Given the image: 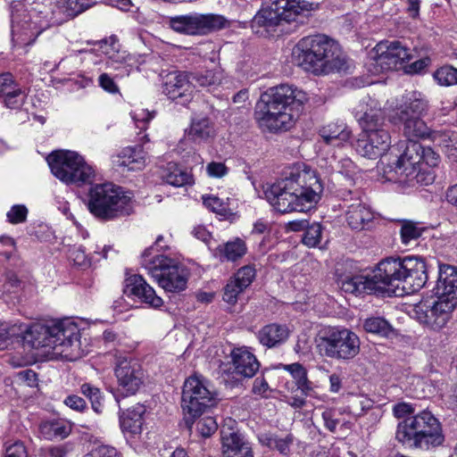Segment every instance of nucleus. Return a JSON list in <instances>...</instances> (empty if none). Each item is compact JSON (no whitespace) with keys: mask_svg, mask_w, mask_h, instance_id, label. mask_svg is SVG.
Masks as SVG:
<instances>
[{"mask_svg":"<svg viewBox=\"0 0 457 457\" xmlns=\"http://www.w3.org/2000/svg\"><path fill=\"white\" fill-rule=\"evenodd\" d=\"M71 431V424L62 420L44 421L39 426L40 436L46 440L64 439Z\"/></svg>","mask_w":457,"mask_h":457,"instance_id":"nucleus-32","label":"nucleus"},{"mask_svg":"<svg viewBox=\"0 0 457 457\" xmlns=\"http://www.w3.org/2000/svg\"><path fill=\"white\" fill-rule=\"evenodd\" d=\"M132 118L138 129H145L146 124L154 118V113L145 109H139L132 112Z\"/></svg>","mask_w":457,"mask_h":457,"instance_id":"nucleus-55","label":"nucleus"},{"mask_svg":"<svg viewBox=\"0 0 457 457\" xmlns=\"http://www.w3.org/2000/svg\"><path fill=\"white\" fill-rule=\"evenodd\" d=\"M323 186L316 172L303 164L289 167L282 178L264 189L268 202L279 212H305L320 199Z\"/></svg>","mask_w":457,"mask_h":457,"instance_id":"nucleus-2","label":"nucleus"},{"mask_svg":"<svg viewBox=\"0 0 457 457\" xmlns=\"http://www.w3.org/2000/svg\"><path fill=\"white\" fill-rule=\"evenodd\" d=\"M145 412V408L141 404H137L124 411L120 417L122 432L131 438L140 435Z\"/></svg>","mask_w":457,"mask_h":457,"instance_id":"nucleus-25","label":"nucleus"},{"mask_svg":"<svg viewBox=\"0 0 457 457\" xmlns=\"http://www.w3.org/2000/svg\"><path fill=\"white\" fill-rule=\"evenodd\" d=\"M146 154L141 146L124 148L113 160L117 167L127 170H140L145 165Z\"/></svg>","mask_w":457,"mask_h":457,"instance_id":"nucleus-26","label":"nucleus"},{"mask_svg":"<svg viewBox=\"0 0 457 457\" xmlns=\"http://www.w3.org/2000/svg\"><path fill=\"white\" fill-rule=\"evenodd\" d=\"M80 391L90 400L94 411L97 413H100L103 407L100 390L90 384L85 383L81 385Z\"/></svg>","mask_w":457,"mask_h":457,"instance_id":"nucleus-43","label":"nucleus"},{"mask_svg":"<svg viewBox=\"0 0 457 457\" xmlns=\"http://www.w3.org/2000/svg\"><path fill=\"white\" fill-rule=\"evenodd\" d=\"M393 151L397 152L395 171L401 183L415 187L433 182L434 176L422 168L423 163L429 167L437 164L439 155L431 148H425L417 141H401Z\"/></svg>","mask_w":457,"mask_h":457,"instance_id":"nucleus-7","label":"nucleus"},{"mask_svg":"<svg viewBox=\"0 0 457 457\" xmlns=\"http://www.w3.org/2000/svg\"><path fill=\"white\" fill-rule=\"evenodd\" d=\"M162 178L166 183L174 187H183L191 182L190 174L172 163L168 164Z\"/></svg>","mask_w":457,"mask_h":457,"instance_id":"nucleus-37","label":"nucleus"},{"mask_svg":"<svg viewBox=\"0 0 457 457\" xmlns=\"http://www.w3.org/2000/svg\"><path fill=\"white\" fill-rule=\"evenodd\" d=\"M101 48L103 53L108 57V61L106 62L107 68L118 70L119 66L115 64H121L126 61L125 53L120 54L118 51L115 52L113 49H110V46L106 40L101 42Z\"/></svg>","mask_w":457,"mask_h":457,"instance_id":"nucleus-45","label":"nucleus"},{"mask_svg":"<svg viewBox=\"0 0 457 457\" xmlns=\"http://www.w3.org/2000/svg\"><path fill=\"white\" fill-rule=\"evenodd\" d=\"M318 4L307 0H271L262 7L252 21L253 28H263L267 32L276 31L283 22L296 21L317 9Z\"/></svg>","mask_w":457,"mask_h":457,"instance_id":"nucleus-10","label":"nucleus"},{"mask_svg":"<svg viewBox=\"0 0 457 457\" xmlns=\"http://www.w3.org/2000/svg\"><path fill=\"white\" fill-rule=\"evenodd\" d=\"M214 128L211 120L206 116H195L191 120V125L187 130L189 140L195 143L206 142L214 137Z\"/></svg>","mask_w":457,"mask_h":457,"instance_id":"nucleus-30","label":"nucleus"},{"mask_svg":"<svg viewBox=\"0 0 457 457\" xmlns=\"http://www.w3.org/2000/svg\"><path fill=\"white\" fill-rule=\"evenodd\" d=\"M394 415L398 419H406L414 412L412 406L406 403L396 404L393 409Z\"/></svg>","mask_w":457,"mask_h":457,"instance_id":"nucleus-62","label":"nucleus"},{"mask_svg":"<svg viewBox=\"0 0 457 457\" xmlns=\"http://www.w3.org/2000/svg\"><path fill=\"white\" fill-rule=\"evenodd\" d=\"M293 56L299 66L315 75L340 71L345 66L338 45L324 35L302 38L295 46Z\"/></svg>","mask_w":457,"mask_h":457,"instance_id":"nucleus-6","label":"nucleus"},{"mask_svg":"<svg viewBox=\"0 0 457 457\" xmlns=\"http://www.w3.org/2000/svg\"><path fill=\"white\" fill-rule=\"evenodd\" d=\"M420 96L413 92L406 97L404 104L397 108L396 116L399 121L403 123V133L408 137L407 141H416L417 138L427 137H432L434 133L421 120V116L428 110V103Z\"/></svg>","mask_w":457,"mask_h":457,"instance_id":"nucleus-15","label":"nucleus"},{"mask_svg":"<svg viewBox=\"0 0 457 457\" xmlns=\"http://www.w3.org/2000/svg\"><path fill=\"white\" fill-rule=\"evenodd\" d=\"M255 276L256 270L254 267L252 265H245L240 268L231 278L245 289L252 284Z\"/></svg>","mask_w":457,"mask_h":457,"instance_id":"nucleus-42","label":"nucleus"},{"mask_svg":"<svg viewBox=\"0 0 457 457\" xmlns=\"http://www.w3.org/2000/svg\"><path fill=\"white\" fill-rule=\"evenodd\" d=\"M217 421L214 418L207 416L199 420L196 423V430L203 437H209L216 432Z\"/></svg>","mask_w":457,"mask_h":457,"instance_id":"nucleus-46","label":"nucleus"},{"mask_svg":"<svg viewBox=\"0 0 457 457\" xmlns=\"http://www.w3.org/2000/svg\"><path fill=\"white\" fill-rule=\"evenodd\" d=\"M46 17L40 16V12H12V40L19 46L31 45L36 38L48 27Z\"/></svg>","mask_w":457,"mask_h":457,"instance_id":"nucleus-18","label":"nucleus"},{"mask_svg":"<svg viewBox=\"0 0 457 457\" xmlns=\"http://www.w3.org/2000/svg\"><path fill=\"white\" fill-rule=\"evenodd\" d=\"M247 246L245 242L236 237L225 244L219 245L216 248V254L221 261L236 262L245 255Z\"/></svg>","mask_w":457,"mask_h":457,"instance_id":"nucleus-31","label":"nucleus"},{"mask_svg":"<svg viewBox=\"0 0 457 457\" xmlns=\"http://www.w3.org/2000/svg\"><path fill=\"white\" fill-rule=\"evenodd\" d=\"M244 290L241 286L230 278L224 288L223 300L228 303L234 304L237 301V296Z\"/></svg>","mask_w":457,"mask_h":457,"instance_id":"nucleus-48","label":"nucleus"},{"mask_svg":"<svg viewBox=\"0 0 457 457\" xmlns=\"http://www.w3.org/2000/svg\"><path fill=\"white\" fill-rule=\"evenodd\" d=\"M228 167L220 162H211L206 166L207 175L211 178L220 179L228 174Z\"/></svg>","mask_w":457,"mask_h":457,"instance_id":"nucleus-54","label":"nucleus"},{"mask_svg":"<svg viewBox=\"0 0 457 457\" xmlns=\"http://www.w3.org/2000/svg\"><path fill=\"white\" fill-rule=\"evenodd\" d=\"M195 87L188 72L173 71L162 77V93L171 100H180L181 104L191 100Z\"/></svg>","mask_w":457,"mask_h":457,"instance_id":"nucleus-21","label":"nucleus"},{"mask_svg":"<svg viewBox=\"0 0 457 457\" xmlns=\"http://www.w3.org/2000/svg\"><path fill=\"white\" fill-rule=\"evenodd\" d=\"M270 386L263 377H257L253 385L252 392L261 397H268Z\"/></svg>","mask_w":457,"mask_h":457,"instance_id":"nucleus-60","label":"nucleus"},{"mask_svg":"<svg viewBox=\"0 0 457 457\" xmlns=\"http://www.w3.org/2000/svg\"><path fill=\"white\" fill-rule=\"evenodd\" d=\"M370 208L361 201H356L347 207L345 220L348 226L355 230L364 229L373 220Z\"/></svg>","mask_w":457,"mask_h":457,"instance_id":"nucleus-27","label":"nucleus"},{"mask_svg":"<svg viewBox=\"0 0 457 457\" xmlns=\"http://www.w3.org/2000/svg\"><path fill=\"white\" fill-rule=\"evenodd\" d=\"M307 101L304 91L292 85L280 84L262 94L255 105L254 118L260 128L270 132L288 130Z\"/></svg>","mask_w":457,"mask_h":457,"instance_id":"nucleus-3","label":"nucleus"},{"mask_svg":"<svg viewBox=\"0 0 457 457\" xmlns=\"http://www.w3.org/2000/svg\"><path fill=\"white\" fill-rule=\"evenodd\" d=\"M363 328L368 333L388 337L394 334L392 325L383 317H370L364 320Z\"/></svg>","mask_w":457,"mask_h":457,"instance_id":"nucleus-36","label":"nucleus"},{"mask_svg":"<svg viewBox=\"0 0 457 457\" xmlns=\"http://www.w3.org/2000/svg\"><path fill=\"white\" fill-rule=\"evenodd\" d=\"M337 172L345 176H350L354 173L355 165L349 158L341 159L337 167Z\"/></svg>","mask_w":457,"mask_h":457,"instance_id":"nucleus-63","label":"nucleus"},{"mask_svg":"<svg viewBox=\"0 0 457 457\" xmlns=\"http://www.w3.org/2000/svg\"><path fill=\"white\" fill-rule=\"evenodd\" d=\"M64 403L71 409L78 411H82L87 407L85 400L76 395L67 396L64 400Z\"/></svg>","mask_w":457,"mask_h":457,"instance_id":"nucleus-61","label":"nucleus"},{"mask_svg":"<svg viewBox=\"0 0 457 457\" xmlns=\"http://www.w3.org/2000/svg\"><path fill=\"white\" fill-rule=\"evenodd\" d=\"M319 347L327 357L350 360L360 352V339L347 328H334L320 337Z\"/></svg>","mask_w":457,"mask_h":457,"instance_id":"nucleus-16","label":"nucleus"},{"mask_svg":"<svg viewBox=\"0 0 457 457\" xmlns=\"http://www.w3.org/2000/svg\"><path fill=\"white\" fill-rule=\"evenodd\" d=\"M203 201L204 204L213 212L222 214L227 211V204L218 196H203Z\"/></svg>","mask_w":457,"mask_h":457,"instance_id":"nucleus-51","label":"nucleus"},{"mask_svg":"<svg viewBox=\"0 0 457 457\" xmlns=\"http://www.w3.org/2000/svg\"><path fill=\"white\" fill-rule=\"evenodd\" d=\"M4 457H29L23 443L17 441L5 447Z\"/></svg>","mask_w":457,"mask_h":457,"instance_id":"nucleus-59","label":"nucleus"},{"mask_svg":"<svg viewBox=\"0 0 457 457\" xmlns=\"http://www.w3.org/2000/svg\"><path fill=\"white\" fill-rule=\"evenodd\" d=\"M434 78L442 86L457 84V69L452 66H444L435 72Z\"/></svg>","mask_w":457,"mask_h":457,"instance_id":"nucleus-44","label":"nucleus"},{"mask_svg":"<svg viewBox=\"0 0 457 457\" xmlns=\"http://www.w3.org/2000/svg\"><path fill=\"white\" fill-rule=\"evenodd\" d=\"M79 337L78 326L64 320L50 325L34 324L27 330L24 338L33 348H46L45 353L54 358L75 361L82 355Z\"/></svg>","mask_w":457,"mask_h":457,"instance_id":"nucleus-4","label":"nucleus"},{"mask_svg":"<svg viewBox=\"0 0 457 457\" xmlns=\"http://www.w3.org/2000/svg\"><path fill=\"white\" fill-rule=\"evenodd\" d=\"M319 133L326 144L334 146L343 145L352 136L351 129L344 122L328 123L323 126Z\"/></svg>","mask_w":457,"mask_h":457,"instance_id":"nucleus-28","label":"nucleus"},{"mask_svg":"<svg viewBox=\"0 0 457 457\" xmlns=\"http://www.w3.org/2000/svg\"><path fill=\"white\" fill-rule=\"evenodd\" d=\"M424 231L425 228L419 223L404 220L402 222L400 229L401 241L404 245H410L411 243L416 242Z\"/></svg>","mask_w":457,"mask_h":457,"instance_id":"nucleus-38","label":"nucleus"},{"mask_svg":"<svg viewBox=\"0 0 457 457\" xmlns=\"http://www.w3.org/2000/svg\"><path fill=\"white\" fill-rule=\"evenodd\" d=\"M305 228L302 242L309 247L317 246L321 240L322 226L319 222H313Z\"/></svg>","mask_w":457,"mask_h":457,"instance_id":"nucleus-41","label":"nucleus"},{"mask_svg":"<svg viewBox=\"0 0 457 457\" xmlns=\"http://www.w3.org/2000/svg\"><path fill=\"white\" fill-rule=\"evenodd\" d=\"M18 86L11 73L0 74V97L10 93Z\"/></svg>","mask_w":457,"mask_h":457,"instance_id":"nucleus-57","label":"nucleus"},{"mask_svg":"<svg viewBox=\"0 0 457 457\" xmlns=\"http://www.w3.org/2000/svg\"><path fill=\"white\" fill-rule=\"evenodd\" d=\"M167 24L179 34L204 36L226 28L228 21L220 14L189 12L169 17Z\"/></svg>","mask_w":457,"mask_h":457,"instance_id":"nucleus-14","label":"nucleus"},{"mask_svg":"<svg viewBox=\"0 0 457 457\" xmlns=\"http://www.w3.org/2000/svg\"><path fill=\"white\" fill-rule=\"evenodd\" d=\"M132 194L112 183L96 184L88 192L89 212L102 220H111L132 212Z\"/></svg>","mask_w":457,"mask_h":457,"instance_id":"nucleus-9","label":"nucleus"},{"mask_svg":"<svg viewBox=\"0 0 457 457\" xmlns=\"http://www.w3.org/2000/svg\"><path fill=\"white\" fill-rule=\"evenodd\" d=\"M98 84L105 92L109 94H119L120 88L118 85L115 83L113 78H112L108 73H102L98 78Z\"/></svg>","mask_w":457,"mask_h":457,"instance_id":"nucleus-53","label":"nucleus"},{"mask_svg":"<svg viewBox=\"0 0 457 457\" xmlns=\"http://www.w3.org/2000/svg\"><path fill=\"white\" fill-rule=\"evenodd\" d=\"M259 441L262 445L270 449H275L281 454L287 455L290 453V446L294 442V437L290 434L280 437L275 434L263 433L259 436Z\"/></svg>","mask_w":457,"mask_h":457,"instance_id":"nucleus-35","label":"nucleus"},{"mask_svg":"<svg viewBox=\"0 0 457 457\" xmlns=\"http://www.w3.org/2000/svg\"><path fill=\"white\" fill-rule=\"evenodd\" d=\"M221 445L223 457H231L243 453V448H251L250 445L244 441L243 437L231 429L221 430Z\"/></svg>","mask_w":457,"mask_h":457,"instance_id":"nucleus-33","label":"nucleus"},{"mask_svg":"<svg viewBox=\"0 0 457 457\" xmlns=\"http://www.w3.org/2000/svg\"><path fill=\"white\" fill-rule=\"evenodd\" d=\"M435 295L447 298L457 304V268L451 265H440L439 276L434 288Z\"/></svg>","mask_w":457,"mask_h":457,"instance_id":"nucleus-24","label":"nucleus"},{"mask_svg":"<svg viewBox=\"0 0 457 457\" xmlns=\"http://www.w3.org/2000/svg\"><path fill=\"white\" fill-rule=\"evenodd\" d=\"M84 457H122V455L113 446L108 445H99L95 446Z\"/></svg>","mask_w":457,"mask_h":457,"instance_id":"nucleus-49","label":"nucleus"},{"mask_svg":"<svg viewBox=\"0 0 457 457\" xmlns=\"http://www.w3.org/2000/svg\"><path fill=\"white\" fill-rule=\"evenodd\" d=\"M18 377L21 381L27 382L29 386L36 385L37 374L31 370H26L19 372Z\"/></svg>","mask_w":457,"mask_h":457,"instance_id":"nucleus-64","label":"nucleus"},{"mask_svg":"<svg viewBox=\"0 0 457 457\" xmlns=\"http://www.w3.org/2000/svg\"><path fill=\"white\" fill-rule=\"evenodd\" d=\"M56 9L66 17H74L80 13L78 0H57Z\"/></svg>","mask_w":457,"mask_h":457,"instance_id":"nucleus-47","label":"nucleus"},{"mask_svg":"<svg viewBox=\"0 0 457 457\" xmlns=\"http://www.w3.org/2000/svg\"><path fill=\"white\" fill-rule=\"evenodd\" d=\"M123 291L128 296H135L150 307L158 308L163 303L162 299L155 294L154 289L140 275H132L127 278Z\"/></svg>","mask_w":457,"mask_h":457,"instance_id":"nucleus-22","label":"nucleus"},{"mask_svg":"<svg viewBox=\"0 0 457 457\" xmlns=\"http://www.w3.org/2000/svg\"><path fill=\"white\" fill-rule=\"evenodd\" d=\"M289 333L290 331L286 325L272 323L259 330L258 339L262 345L271 348L286 342Z\"/></svg>","mask_w":457,"mask_h":457,"instance_id":"nucleus-29","label":"nucleus"},{"mask_svg":"<svg viewBox=\"0 0 457 457\" xmlns=\"http://www.w3.org/2000/svg\"><path fill=\"white\" fill-rule=\"evenodd\" d=\"M28 209L25 205L15 204L7 212L8 221L12 224L22 223L26 220Z\"/></svg>","mask_w":457,"mask_h":457,"instance_id":"nucleus-50","label":"nucleus"},{"mask_svg":"<svg viewBox=\"0 0 457 457\" xmlns=\"http://www.w3.org/2000/svg\"><path fill=\"white\" fill-rule=\"evenodd\" d=\"M361 133L355 144L356 152L369 159L382 156L390 146V135L384 129V116L378 103L366 96L354 108Z\"/></svg>","mask_w":457,"mask_h":457,"instance_id":"nucleus-5","label":"nucleus"},{"mask_svg":"<svg viewBox=\"0 0 457 457\" xmlns=\"http://www.w3.org/2000/svg\"><path fill=\"white\" fill-rule=\"evenodd\" d=\"M153 247H149L142 253V265L165 292L184 291L188 280L187 270L176 260L162 254H156L153 259H147Z\"/></svg>","mask_w":457,"mask_h":457,"instance_id":"nucleus-12","label":"nucleus"},{"mask_svg":"<svg viewBox=\"0 0 457 457\" xmlns=\"http://www.w3.org/2000/svg\"><path fill=\"white\" fill-rule=\"evenodd\" d=\"M14 327L0 322V350L5 349L14 336Z\"/></svg>","mask_w":457,"mask_h":457,"instance_id":"nucleus-58","label":"nucleus"},{"mask_svg":"<svg viewBox=\"0 0 457 457\" xmlns=\"http://www.w3.org/2000/svg\"><path fill=\"white\" fill-rule=\"evenodd\" d=\"M432 140L449 160L457 162V132L434 131Z\"/></svg>","mask_w":457,"mask_h":457,"instance_id":"nucleus-34","label":"nucleus"},{"mask_svg":"<svg viewBox=\"0 0 457 457\" xmlns=\"http://www.w3.org/2000/svg\"><path fill=\"white\" fill-rule=\"evenodd\" d=\"M46 160L52 173L66 184L90 183L95 176L92 166L76 152L57 150Z\"/></svg>","mask_w":457,"mask_h":457,"instance_id":"nucleus-13","label":"nucleus"},{"mask_svg":"<svg viewBox=\"0 0 457 457\" xmlns=\"http://www.w3.org/2000/svg\"><path fill=\"white\" fill-rule=\"evenodd\" d=\"M457 304L439 295L425 299L414 307L416 319L432 330L442 329L449 321Z\"/></svg>","mask_w":457,"mask_h":457,"instance_id":"nucleus-17","label":"nucleus"},{"mask_svg":"<svg viewBox=\"0 0 457 457\" xmlns=\"http://www.w3.org/2000/svg\"><path fill=\"white\" fill-rule=\"evenodd\" d=\"M428 279L424 260L416 256L386 258L371 275H355L342 280L341 288L350 294H412L421 289Z\"/></svg>","mask_w":457,"mask_h":457,"instance_id":"nucleus-1","label":"nucleus"},{"mask_svg":"<svg viewBox=\"0 0 457 457\" xmlns=\"http://www.w3.org/2000/svg\"><path fill=\"white\" fill-rule=\"evenodd\" d=\"M190 79L194 83V85L199 87H210L216 84H219L220 81L218 74L213 71H204L201 72L189 73Z\"/></svg>","mask_w":457,"mask_h":457,"instance_id":"nucleus-40","label":"nucleus"},{"mask_svg":"<svg viewBox=\"0 0 457 457\" xmlns=\"http://www.w3.org/2000/svg\"><path fill=\"white\" fill-rule=\"evenodd\" d=\"M282 368L291 374L296 385L307 377L306 369L298 362L284 364L282 365Z\"/></svg>","mask_w":457,"mask_h":457,"instance_id":"nucleus-52","label":"nucleus"},{"mask_svg":"<svg viewBox=\"0 0 457 457\" xmlns=\"http://www.w3.org/2000/svg\"><path fill=\"white\" fill-rule=\"evenodd\" d=\"M115 375L120 390L126 395H135L143 385L145 378L140 364L128 358L118 360Z\"/></svg>","mask_w":457,"mask_h":457,"instance_id":"nucleus-20","label":"nucleus"},{"mask_svg":"<svg viewBox=\"0 0 457 457\" xmlns=\"http://www.w3.org/2000/svg\"><path fill=\"white\" fill-rule=\"evenodd\" d=\"M232 373L242 378H253L259 370L260 363L246 346L234 348L230 353Z\"/></svg>","mask_w":457,"mask_h":457,"instance_id":"nucleus-23","label":"nucleus"},{"mask_svg":"<svg viewBox=\"0 0 457 457\" xmlns=\"http://www.w3.org/2000/svg\"><path fill=\"white\" fill-rule=\"evenodd\" d=\"M26 97L27 92L25 89L18 86L12 91L7 93L1 98L5 107L18 110L23 105Z\"/></svg>","mask_w":457,"mask_h":457,"instance_id":"nucleus-39","label":"nucleus"},{"mask_svg":"<svg viewBox=\"0 0 457 457\" xmlns=\"http://www.w3.org/2000/svg\"><path fill=\"white\" fill-rule=\"evenodd\" d=\"M69 258L73 263L79 267H87L90 264L89 259L85 253V251L79 247H74L70 250Z\"/></svg>","mask_w":457,"mask_h":457,"instance_id":"nucleus-56","label":"nucleus"},{"mask_svg":"<svg viewBox=\"0 0 457 457\" xmlns=\"http://www.w3.org/2000/svg\"><path fill=\"white\" fill-rule=\"evenodd\" d=\"M396 439L410 447L428 450L443 444L439 420L428 411L407 417L397 426Z\"/></svg>","mask_w":457,"mask_h":457,"instance_id":"nucleus-8","label":"nucleus"},{"mask_svg":"<svg viewBox=\"0 0 457 457\" xmlns=\"http://www.w3.org/2000/svg\"><path fill=\"white\" fill-rule=\"evenodd\" d=\"M218 394L211 382L201 375H192L183 385L181 408L190 428L195 420L217 405Z\"/></svg>","mask_w":457,"mask_h":457,"instance_id":"nucleus-11","label":"nucleus"},{"mask_svg":"<svg viewBox=\"0 0 457 457\" xmlns=\"http://www.w3.org/2000/svg\"><path fill=\"white\" fill-rule=\"evenodd\" d=\"M376 65L381 71L397 70L412 57L411 50L400 41H382L376 47Z\"/></svg>","mask_w":457,"mask_h":457,"instance_id":"nucleus-19","label":"nucleus"}]
</instances>
